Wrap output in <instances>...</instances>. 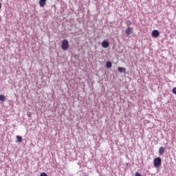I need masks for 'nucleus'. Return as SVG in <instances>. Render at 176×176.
Segmentation results:
<instances>
[{
	"label": "nucleus",
	"mask_w": 176,
	"mask_h": 176,
	"mask_svg": "<svg viewBox=\"0 0 176 176\" xmlns=\"http://www.w3.org/2000/svg\"><path fill=\"white\" fill-rule=\"evenodd\" d=\"M153 164L155 167H159L160 164H162V158L160 157H157L153 160Z\"/></svg>",
	"instance_id": "nucleus-2"
},
{
	"label": "nucleus",
	"mask_w": 176,
	"mask_h": 176,
	"mask_svg": "<svg viewBox=\"0 0 176 176\" xmlns=\"http://www.w3.org/2000/svg\"><path fill=\"white\" fill-rule=\"evenodd\" d=\"M159 35H160V32H159V30H153L152 36L153 38H157V36H159Z\"/></svg>",
	"instance_id": "nucleus-3"
},
{
	"label": "nucleus",
	"mask_w": 176,
	"mask_h": 176,
	"mask_svg": "<svg viewBox=\"0 0 176 176\" xmlns=\"http://www.w3.org/2000/svg\"><path fill=\"white\" fill-rule=\"evenodd\" d=\"M125 34L126 35H131L133 34V28L128 27L126 30H125Z\"/></svg>",
	"instance_id": "nucleus-5"
},
{
	"label": "nucleus",
	"mask_w": 176,
	"mask_h": 176,
	"mask_svg": "<svg viewBox=\"0 0 176 176\" xmlns=\"http://www.w3.org/2000/svg\"><path fill=\"white\" fill-rule=\"evenodd\" d=\"M23 141V138L20 135L16 136V142H21Z\"/></svg>",
	"instance_id": "nucleus-10"
},
{
	"label": "nucleus",
	"mask_w": 176,
	"mask_h": 176,
	"mask_svg": "<svg viewBox=\"0 0 176 176\" xmlns=\"http://www.w3.org/2000/svg\"><path fill=\"white\" fill-rule=\"evenodd\" d=\"M102 47H104V49H107V47H109V42H108L107 40H104L102 42Z\"/></svg>",
	"instance_id": "nucleus-4"
},
{
	"label": "nucleus",
	"mask_w": 176,
	"mask_h": 176,
	"mask_svg": "<svg viewBox=\"0 0 176 176\" xmlns=\"http://www.w3.org/2000/svg\"><path fill=\"white\" fill-rule=\"evenodd\" d=\"M40 176H47V174H46V173L43 172V173H41Z\"/></svg>",
	"instance_id": "nucleus-13"
},
{
	"label": "nucleus",
	"mask_w": 176,
	"mask_h": 176,
	"mask_svg": "<svg viewBox=\"0 0 176 176\" xmlns=\"http://www.w3.org/2000/svg\"><path fill=\"white\" fill-rule=\"evenodd\" d=\"M27 116L29 117V118H31V116H32L31 112L28 111L27 113Z\"/></svg>",
	"instance_id": "nucleus-15"
},
{
	"label": "nucleus",
	"mask_w": 176,
	"mask_h": 176,
	"mask_svg": "<svg viewBox=\"0 0 176 176\" xmlns=\"http://www.w3.org/2000/svg\"><path fill=\"white\" fill-rule=\"evenodd\" d=\"M126 25H131V24H132V23H131V21H130V20H128V21H126Z\"/></svg>",
	"instance_id": "nucleus-12"
},
{
	"label": "nucleus",
	"mask_w": 176,
	"mask_h": 176,
	"mask_svg": "<svg viewBox=\"0 0 176 176\" xmlns=\"http://www.w3.org/2000/svg\"><path fill=\"white\" fill-rule=\"evenodd\" d=\"M46 1L47 0H40L38 3L41 6V8H45V6H46Z\"/></svg>",
	"instance_id": "nucleus-6"
},
{
	"label": "nucleus",
	"mask_w": 176,
	"mask_h": 176,
	"mask_svg": "<svg viewBox=\"0 0 176 176\" xmlns=\"http://www.w3.org/2000/svg\"><path fill=\"white\" fill-rule=\"evenodd\" d=\"M1 21H2V16H1V15H0V23H1Z\"/></svg>",
	"instance_id": "nucleus-16"
},
{
	"label": "nucleus",
	"mask_w": 176,
	"mask_h": 176,
	"mask_svg": "<svg viewBox=\"0 0 176 176\" xmlns=\"http://www.w3.org/2000/svg\"><path fill=\"white\" fill-rule=\"evenodd\" d=\"M172 91H173V94H176V87H174V88L172 89Z\"/></svg>",
	"instance_id": "nucleus-14"
},
{
	"label": "nucleus",
	"mask_w": 176,
	"mask_h": 176,
	"mask_svg": "<svg viewBox=\"0 0 176 176\" xmlns=\"http://www.w3.org/2000/svg\"><path fill=\"white\" fill-rule=\"evenodd\" d=\"M5 96L3 95H0V101H5Z\"/></svg>",
	"instance_id": "nucleus-11"
},
{
	"label": "nucleus",
	"mask_w": 176,
	"mask_h": 176,
	"mask_svg": "<svg viewBox=\"0 0 176 176\" xmlns=\"http://www.w3.org/2000/svg\"><path fill=\"white\" fill-rule=\"evenodd\" d=\"M106 68H112V62L108 61L106 63Z\"/></svg>",
	"instance_id": "nucleus-9"
},
{
	"label": "nucleus",
	"mask_w": 176,
	"mask_h": 176,
	"mask_svg": "<svg viewBox=\"0 0 176 176\" xmlns=\"http://www.w3.org/2000/svg\"><path fill=\"white\" fill-rule=\"evenodd\" d=\"M2 8V3H0V9Z\"/></svg>",
	"instance_id": "nucleus-17"
},
{
	"label": "nucleus",
	"mask_w": 176,
	"mask_h": 176,
	"mask_svg": "<svg viewBox=\"0 0 176 176\" xmlns=\"http://www.w3.org/2000/svg\"><path fill=\"white\" fill-rule=\"evenodd\" d=\"M61 47H62V50H63L64 51L68 50V49L69 47V43L68 42V40H67V39L63 40L62 44H61Z\"/></svg>",
	"instance_id": "nucleus-1"
},
{
	"label": "nucleus",
	"mask_w": 176,
	"mask_h": 176,
	"mask_svg": "<svg viewBox=\"0 0 176 176\" xmlns=\"http://www.w3.org/2000/svg\"><path fill=\"white\" fill-rule=\"evenodd\" d=\"M165 149H166L165 147H160L159 148V153L160 155H164Z\"/></svg>",
	"instance_id": "nucleus-8"
},
{
	"label": "nucleus",
	"mask_w": 176,
	"mask_h": 176,
	"mask_svg": "<svg viewBox=\"0 0 176 176\" xmlns=\"http://www.w3.org/2000/svg\"><path fill=\"white\" fill-rule=\"evenodd\" d=\"M118 71L120 72V74H126V68L124 67H119Z\"/></svg>",
	"instance_id": "nucleus-7"
}]
</instances>
